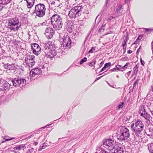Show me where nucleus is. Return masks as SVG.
<instances>
[{
	"label": "nucleus",
	"mask_w": 153,
	"mask_h": 153,
	"mask_svg": "<svg viewBox=\"0 0 153 153\" xmlns=\"http://www.w3.org/2000/svg\"><path fill=\"white\" fill-rule=\"evenodd\" d=\"M104 146L110 150V153H123L121 145L111 139H105L103 141Z\"/></svg>",
	"instance_id": "1"
},
{
	"label": "nucleus",
	"mask_w": 153,
	"mask_h": 153,
	"mask_svg": "<svg viewBox=\"0 0 153 153\" xmlns=\"http://www.w3.org/2000/svg\"><path fill=\"white\" fill-rule=\"evenodd\" d=\"M42 48H44L45 50H49V52H47V58L50 59L52 58L56 54V51L54 49L55 45L53 42L48 41L45 43H42L40 44Z\"/></svg>",
	"instance_id": "2"
},
{
	"label": "nucleus",
	"mask_w": 153,
	"mask_h": 153,
	"mask_svg": "<svg viewBox=\"0 0 153 153\" xmlns=\"http://www.w3.org/2000/svg\"><path fill=\"white\" fill-rule=\"evenodd\" d=\"M51 21V24L56 30H59L62 27L63 25L62 18L59 15H53Z\"/></svg>",
	"instance_id": "3"
},
{
	"label": "nucleus",
	"mask_w": 153,
	"mask_h": 153,
	"mask_svg": "<svg viewBox=\"0 0 153 153\" xmlns=\"http://www.w3.org/2000/svg\"><path fill=\"white\" fill-rule=\"evenodd\" d=\"M20 27L19 21L18 18H11L8 20L7 27L10 30L16 31L19 29Z\"/></svg>",
	"instance_id": "4"
},
{
	"label": "nucleus",
	"mask_w": 153,
	"mask_h": 153,
	"mask_svg": "<svg viewBox=\"0 0 153 153\" xmlns=\"http://www.w3.org/2000/svg\"><path fill=\"white\" fill-rule=\"evenodd\" d=\"M131 125V127L132 131L135 133L136 136H134V140L139 142L141 141L142 137L140 135V132L143 128V125Z\"/></svg>",
	"instance_id": "5"
},
{
	"label": "nucleus",
	"mask_w": 153,
	"mask_h": 153,
	"mask_svg": "<svg viewBox=\"0 0 153 153\" xmlns=\"http://www.w3.org/2000/svg\"><path fill=\"white\" fill-rule=\"evenodd\" d=\"M83 8L81 6L75 7L69 12L68 16L71 18H75L81 15Z\"/></svg>",
	"instance_id": "6"
},
{
	"label": "nucleus",
	"mask_w": 153,
	"mask_h": 153,
	"mask_svg": "<svg viewBox=\"0 0 153 153\" xmlns=\"http://www.w3.org/2000/svg\"><path fill=\"white\" fill-rule=\"evenodd\" d=\"M130 133L129 130L125 126L120 128V134L118 136V139L122 141L127 140L129 137Z\"/></svg>",
	"instance_id": "7"
},
{
	"label": "nucleus",
	"mask_w": 153,
	"mask_h": 153,
	"mask_svg": "<svg viewBox=\"0 0 153 153\" xmlns=\"http://www.w3.org/2000/svg\"><path fill=\"white\" fill-rule=\"evenodd\" d=\"M47 21H46L43 22V23H40L41 25L40 28H42V27L43 26H45V28H46L45 30V33L44 34L46 36V37L48 39H51L53 36V29L51 28L50 27H46V26L48 25L49 23H47Z\"/></svg>",
	"instance_id": "8"
},
{
	"label": "nucleus",
	"mask_w": 153,
	"mask_h": 153,
	"mask_svg": "<svg viewBox=\"0 0 153 153\" xmlns=\"http://www.w3.org/2000/svg\"><path fill=\"white\" fill-rule=\"evenodd\" d=\"M34 56L33 55H26L25 59L26 66L28 67H32L35 64V62L33 60Z\"/></svg>",
	"instance_id": "9"
},
{
	"label": "nucleus",
	"mask_w": 153,
	"mask_h": 153,
	"mask_svg": "<svg viewBox=\"0 0 153 153\" xmlns=\"http://www.w3.org/2000/svg\"><path fill=\"white\" fill-rule=\"evenodd\" d=\"M11 82L13 85L15 87H18L21 85L22 86H25L27 82L25 79L21 78H14Z\"/></svg>",
	"instance_id": "10"
},
{
	"label": "nucleus",
	"mask_w": 153,
	"mask_h": 153,
	"mask_svg": "<svg viewBox=\"0 0 153 153\" xmlns=\"http://www.w3.org/2000/svg\"><path fill=\"white\" fill-rule=\"evenodd\" d=\"M30 79H37L38 76V69L36 68L32 70L30 73Z\"/></svg>",
	"instance_id": "11"
},
{
	"label": "nucleus",
	"mask_w": 153,
	"mask_h": 153,
	"mask_svg": "<svg viewBox=\"0 0 153 153\" xmlns=\"http://www.w3.org/2000/svg\"><path fill=\"white\" fill-rule=\"evenodd\" d=\"M62 43L63 47H70L71 41L68 36H67L65 37H64L62 39Z\"/></svg>",
	"instance_id": "12"
},
{
	"label": "nucleus",
	"mask_w": 153,
	"mask_h": 153,
	"mask_svg": "<svg viewBox=\"0 0 153 153\" xmlns=\"http://www.w3.org/2000/svg\"><path fill=\"white\" fill-rule=\"evenodd\" d=\"M4 68L5 69L9 70H11L18 69L19 68V66L17 65H15L14 64H11L8 63L4 64L3 65Z\"/></svg>",
	"instance_id": "13"
},
{
	"label": "nucleus",
	"mask_w": 153,
	"mask_h": 153,
	"mask_svg": "<svg viewBox=\"0 0 153 153\" xmlns=\"http://www.w3.org/2000/svg\"><path fill=\"white\" fill-rule=\"evenodd\" d=\"M46 8L43 4L39 3V17H43L45 13Z\"/></svg>",
	"instance_id": "14"
},
{
	"label": "nucleus",
	"mask_w": 153,
	"mask_h": 153,
	"mask_svg": "<svg viewBox=\"0 0 153 153\" xmlns=\"http://www.w3.org/2000/svg\"><path fill=\"white\" fill-rule=\"evenodd\" d=\"M31 47L33 50V53L37 55H38V45L36 43H34L31 45Z\"/></svg>",
	"instance_id": "15"
},
{
	"label": "nucleus",
	"mask_w": 153,
	"mask_h": 153,
	"mask_svg": "<svg viewBox=\"0 0 153 153\" xmlns=\"http://www.w3.org/2000/svg\"><path fill=\"white\" fill-rule=\"evenodd\" d=\"M139 113L140 116L144 117L145 119L147 117V113L145 111L143 106H141L140 107Z\"/></svg>",
	"instance_id": "16"
},
{
	"label": "nucleus",
	"mask_w": 153,
	"mask_h": 153,
	"mask_svg": "<svg viewBox=\"0 0 153 153\" xmlns=\"http://www.w3.org/2000/svg\"><path fill=\"white\" fill-rule=\"evenodd\" d=\"M26 148V147L24 145H22L19 146H17L13 148L14 150H18L17 151H20L22 149L24 150Z\"/></svg>",
	"instance_id": "17"
},
{
	"label": "nucleus",
	"mask_w": 153,
	"mask_h": 153,
	"mask_svg": "<svg viewBox=\"0 0 153 153\" xmlns=\"http://www.w3.org/2000/svg\"><path fill=\"white\" fill-rule=\"evenodd\" d=\"M122 8V6L120 5H119L116 6L115 8V10L117 13H122L123 10Z\"/></svg>",
	"instance_id": "18"
},
{
	"label": "nucleus",
	"mask_w": 153,
	"mask_h": 153,
	"mask_svg": "<svg viewBox=\"0 0 153 153\" xmlns=\"http://www.w3.org/2000/svg\"><path fill=\"white\" fill-rule=\"evenodd\" d=\"M11 0H0V3L2 4L6 5L9 3Z\"/></svg>",
	"instance_id": "19"
},
{
	"label": "nucleus",
	"mask_w": 153,
	"mask_h": 153,
	"mask_svg": "<svg viewBox=\"0 0 153 153\" xmlns=\"http://www.w3.org/2000/svg\"><path fill=\"white\" fill-rule=\"evenodd\" d=\"M111 63L110 62H109L108 63H105L104 65V67H103L102 69L101 70V72H102L104 71L107 68L109 67L111 65Z\"/></svg>",
	"instance_id": "20"
},
{
	"label": "nucleus",
	"mask_w": 153,
	"mask_h": 153,
	"mask_svg": "<svg viewBox=\"0 0 153 153\" xmlns=\"http://www.w3.org/2000/svg\"><path fill=\"white\" fill-rule=\"evenodd\" d=\"M97 150L98 153H108V152L104 150L101 147L97 148Z\"/></svg>",
	"instance_id": "21"
},
{
	"label": "nucleus",
	"mask_w": 153,
	"mask_h": 153,
	"mask_svg": "<svg viewBox=\"0 0 153 153\" xmlns=\"http://www.w3.org/2000/svg\"><path fill=\"white\" fill-rule=\"evenodd\" d=\"M48 144L47 143H42L40 144V149H39V150H41L42 149H45L47 146Z\"/></svg>",
	"instance_id": "22"
},
{
	"label": "nucleus",
	"mask_w": 153,
	"mask_h": 153,
	"mask_svg": "<svg viewBox=\"0 0 153 153\" xmlns=\"http://www.w3.org/2000/svg\"><path fill=\"white\" fill-rule=\"evenodd\" d=\"M3 86L4 89L6 90L10 87V85L9 83L6 82L3 84Z\"/></svg>",
	"instance_id": "23"
},
{
	"label": "nucleus",
	"mask_w": 153,
	"mask_h": 153,
	"mask_svg": "<svg viewBox=\"0 0 153 153\" xmlns=\"http://www.w3.org/2000/svg\"><path fill=\"white\" fill-rule=\"evenodd\" d=\"M148 149L150 152L153 153V143H151L148 147Z\"/></svg>",
	"instance_id": "24"
},
{
	"label": "nucleus",
	"mask_w": 153,
	"mask_h": 153,
	"mask_svg": "<svg viewBox=\"0 0 153 153\" xmlns=\"http://www.w3.org/2000/svg\"><path fill=\"white\" fill-rule=\"evenodd\" d=\"M27 7L28 8H31L32 6L34 4V1H31V2L27 3Z\"/></svg>",
	"instance_id": "25"
},
{
	"label": "nucleus",
	"mask_w": 153,
	"mask_h": 153,
	"mask_svg": "<svg viewBox=\"0 0 153 153\" xmlns=\"http://www.w3.org/2000/svg\"><path fill=\"white\" fill-rule=\"evenodd\" d=\"M138 67L137 65L133 69V72L134 74H136L137 72L138 71Z\"/></svg>",
	"instance_id": "26"
},
{
	"label": "nucleus",
	"mask_w": 153,
	"mask_h": 153,
	"mask_svg": "<svg viewBox=\"0 0 153 153\" xmlns=\"http://www.w3.org/2000/svg\"><path fill=\"white\" fill-rule=\"evenodd\" d=\"M105 29L104 26H102L98 30V32L100 33L103 32Z\"/></svg>",
	"instance_id": "27"
},
{
	"label": "nucleus",
	"mask_w": 153,
	"mask_h": 153,
	"mask_svg": "<svg viewBox=\"0 0 153 153\" xmlns=\"http://www.w3.org/2000/svg\"><path fill=\"white\" fill-rule=\"evenodd\" d=\"M129 63L128 62L126 63V64L123 67H122V71H124V69H127Z\"/></svg>",
	"instance_id": "28"
},
{
	"label": "nucleus",
	"mask_w": 153,
	"mask_h": 153,
	"mask_svg": "<svg viewBox=\"0 0 153 153\" xmlns=\"http://www.w3.org/2000/svg\"><path fill=\"white\" fill-rule=\"evenodd\" d=\"M125 39L126 40H128L129 39V36H128V32H126L125 35Z\"/></svg>",
	"instance_id": "29"
},
{
	"label": "nucleus",
	"mask_w": 153,
	"mask_h": 153,
	"mask_svg": "<svg viewBox=\"0 0 153 153\" xmlns=\"http://www.w3.org/2000/svg\"><path fill=\"white\" fill-rule=\"evenodd\" d=\"M87 60V58L86 57L84 58L80 62V64L81 65L82 64L83 62H86Z\"/></svg>",
	"instance_id": "30"
},
{
	"label": "nucleus",
	"mask_w": 153,
	"mask_h": 153,
	"mask_svg": "<svg viewBox=\"0 0 153 153\" xmlns=\"http://www.w3.org/2000/svg\"><path fill=\"white\" fill-rule=\"evenodd\" d=\"M44 66L43 65H42V66H40L39 67V74H41V75L42 74V71L40 69H41V68H42V69H43L44 68Z\"/></svg>",
	"instance_id": "31"
},
{
	"label": "nucleus",
	"mask_w": 153,
	"mask_h": 153,
	"mask_svg": "<svg viewBox=\"0 0 153 153\" xmlns=\"http://www.w3.org/2000/svg\"><path fill=\"white\" fill-rule=\"evenodd\" d=\"M34 150V149L33 148H30L28 149L26 153H32Z\"/></svg>",
	"instance_id": "32"
},
{
	"label": "nucleus",
	"mask_w": 153,
	"mask_h": 153,
	"mask_svg": "<svg viewBox=\"0 0 153 153\" xmlns=\"http://www.w3.org/2000/svg\"><path fill=\"white\" fill-rule=\"evenodd\" d=\"M95 50V48L94 47H92L89 51V53H93L94 51Z\"/></svg>",
	"instance_id": "33"
},
{
	"label": "nucleus",
	"mask_w": 153,
	"mask_h": 153,
	"mask_svg": "<svg viewBox=\"0 0 153 153\" xmlns=\"http://www.w3.org/2000/svg\"><path fill=\"white\" fill-rule=\"evenodd\" d=\"M116 68L117 70H118V71H122V67L120 68L118 66H117V65L116 66Z\"/></svg>",
	"instance_id": "34"
},
{
	"label": "nucleus",
	"mask_w": 153,
	"mask_h": 153,
	"mask_svg": "<svg viewBox=\"0 0 153 153\" xmlns=\"http://www.w3.org/2000/svg\"><path fill=\"white\" fill-rule=\"evenodd\" d=\"M128 41V40H126V39H124L123 42L122 43V45H123L124 46V45H126V43Z\"/></svg>",
	"instance_id": "35"
},
{
	"label": "nucleus",
	"mask_w": 153,
	"mask_h": 153,
	"mask_svg": "<svg viewBox=\"0 0 153 153\" xmlns=\"http://www.w3.org/2000/svg\"><path fill=\"white\" fill-rule=\"evenodd\" d=\"M124 104V103L122 102L121 104H119V105L118 108L119 109L122 108L123 107V105Z\"/></svg>",
	"instance_id": "36"
},
{
	"label": "nucleus",
	"mask_w": 153,
	"mask_h": 153,
	"mask_svg": "<svg viewBox=\"0 0 153 153\" xmlns=\"http://www.w3.org/2000/svg\"><path fill=\"white\" fill-rule=\"evenodd\" d=\"M136 124H142V122L140 120H138L137 121L136 123Z\"/></svg>",
	"instance_id": "37"
},
{
	"label": "nucleus",
	"mask_w": 153,
	"mask_h": 153,
	"mask_svg": "<svg viewBox=\"0 0 153 153\" xmlns=\"http://www.w3.org/2000/svg\"><path fill=\"white\" fill-rule=\"evenodd\" d=\"M123 48L124 50V52H125L126 49V45H124V46L123 45H122Z\"/></svg>",
	"instance_id": "38"
},
{
	"label": "nucleus",
	"mask_w": 153,
	"mask_h": 153,
	"mask_svg": "<svg viewBox=\"0 0 153 153\" xmlns=\"http://www.w3.org/2000/svg\"><path fill=\"white\" fill-rule=\"evenodd\" d=\"M95 63V62H91L90 63L89 65V66H92Z\"/></svg>",
	"instance_id": "39"
},
{
	"label": "nucleus",
	"mask_w": 153,
	"mask_h": 153,
	"mask_svg": "<svg viewBox=\"0 0 153 153\" xmlns=\"http://www.w3.org/2000/svg\"><path fill=\"white\" fill-rule=\"evenodd\" d=\"M3 7L4 6H3V5L1 3H0V11L2 10Z\"/></svg>",
	"instance_id": "40"
},
{
	"label": "nucleus",
	"mask_w": 153,
	"mask_h": 153,
	"mask_svg": "<svg viewBox=\"0 0 153 153\" xmlns=\"http://www.w3.org/2000/svg\"><path fill=\"white\" fill-rule=\"evenodd\" d=\"M50 125H47V126H45V127H42L40 128L39 129V131H41V130L42 129H43V128H48V126Z\"/></svg>",
	"instance_id": "41"
},
{
	"label": "nucleus",
	"mask_w": 153,
	"mask_h": 153,
	"mask_svg": "<svg viewBox=\"0 0 153 153\" xmlns=\"http://www.w3.org/2000/svg\"><path fill=\"white\" fill-rule=\"evenodd\" d=\"M14 139V138H12V137H10L9 139L6 138V139H5V141H7L10 140H12V139Z\"/></svg>",
	"instance_id": "42"
},
{
	"label": "nucleus",
	"mask_w": 153,
	"mask_h": 153,
	"mask_svg": "<svg viewBox=\"0 0 153 153\" xmlns=\"http://www.w3.org/2000/svg\"><path fill=\"white\" fill-rule=\"evenodd\" d=\"M68 30H69V32H72L73 31V29L71 28H68Z\"/></svg>",
	"instance_id": "43"
},
{
	"label": "nucleus",
	"mask_w": 153,
	"mask_h": 153,
	"mask_svg": "<svg viewBox=\"0 0 153 153\" xmlns=\"http://www.w3.org/2000/svg\"><path fill=\"white\" fill-rule=\"evenodd\" d=\"M151 47H152V49L153 54V41L151 43Z\"/></svg>",
	"instance_id": "44"
},
{
	"label": "nucleus",
	"mask_w": 153,
	"mask_h": 153,
	"mask_svg": "<svg viewBox=\"0 0 153 153\" xmlns=\"http://www.w3.org/2000/svg\"><path fill=\"white\" fill-rule=\"evenodd\" d=\"M111 72L114 71H117L116 68H114L113 69L111 70Z\"/></svg>",
	"instance_id": "45"
},
{
	"label": "nucleus",
	"mask_w": 153,
	"mask_h": 153,
	"mask_svg": "<svg viewBox=\"0 0 153 153\" xmlns=\"http://www.w3.org/2000/svg\"><path fill=\"white\" fill-rule=\"evenodd\" d=\"M103 76H100V77H98L95 80V82L96 81H97L98 80H99V79H100Z\"/></svg>",
	"instance_id": "46"
},
{
	"label": "nucleus",
	"mask_w": 153,
	"mask_h": 153,
	"mask_svg": "<svg viewBox=\"0 0 153 153\" xmlns=\"http://www.w3.org/2000/svg\"><path fill=\"white\" fill-rule=\"evenodd\" d=\"M145 30V31L146 32H148L150 30V29L149 28H143Z\"/></svg>",
	"instance_id": "47"
},
{
	"label": "nucleus",
	"mask_w": 153,
	"mask_h": 153,
	"mask_svg": "<svg viewBox=\"0 0 153 153\" xmlns=\"http://www.w3.org/2000/svg\"><path fill=\"white\" fill-rule=\"evenodd\" d=\"M132 51L130 50H128V51H127V53H132Z\"/></svg>",
	"instance_id": "48"
},
{
	"label": "nucleus",
	"mask_w": 153,
	"mask_h": 153,
	"mask_svg": "<svg viewBox=\"0 0 153 153\" xmlns=\"http://www.w3.org/2000/svg\"><path fill=\"white\" fill-rule=\"evenodd\" d=\"M55 2L54 1H52L51 2V6H52V5H54V4H55Z\"/></svg>",
	"instance_id": "49"
},
{
	"label": "nucleus",
	"mask_w": 153,
	"mask_h": 153,
	"mask_svg": "<svg viewBox=\"0 0 153 153\" xmlns=\"http://www.w3.org/2000/svg\"><path fill=\"white\" fill-rule=\"evenodd\" d=\"M150 112H151L153 116V109L152 110H150Z\"/></svg>",
	"instance_id": "50"
},
{
	"label": "nucleus",
	"mask_w": 153,
	"mask_h": 153,
	"mask_svg": "<svg viewBox=\"0 0 153 153\" xmlns=\"http://www.w3.org/2000/svg\"><path fill=\"white\" fill-rule=\"evenodd\" d=\"M138 39H137L136 41L134 42V44H137V42H138Z\"/></svg>",
	"instance_id": "51"
},
{
	"label": "nucleus",
	"mask_w": 153,
	"mask_h": 153,
	"mask_svg": "<svg viewBox=\"0 0 153 153\" xmlns=\"http://www.w3.org/2000/svg\"><path fill=\"white\" fill-rule=\"evenodd\" d=\"M131 71H129L127 74H128V76H129V74H131Z\"/></svg>",
	"instance_id": "52"
},
{
	"label": "nucleus",
	"mask_w": 153,
	"mask_h": 153,
	"mask_svg": "<svg viewBox=\"0 0 153 153\" xmlns=\"http://www.w3.org/2000/svg\"><path fill=\"white\" fill-rule=\"evenodd\" d=\"M140 61L141 62V64L143 65L144 64H143V61L142 59H141L140 60Z\"/></svg>",
	"instance_id": "53"
},
{
	"label": "nucleus",
	"mask_w": 153,
	"mask_h": 153,
	"mask_svg": "<svg viewBox=\"0 0 153 153\" xmlns=\"http://www.w3.org/2000/svg\"><path fill=\"white\" fill-rule=\"evenodd\" d=\"M41 56H42V59L43 58H44V55H42Z\"/></svg>",
	"instance_id": "54"
},
{
	"label": "nucleus",
	"mask_w": 153,
	"mask_h": 153,
	"mask_svg": "<svg viewBox=\"0 0 153 153\" xmlns=\"http://www.w3.org/2000/svg\"><path fill=\"white\" fill-rule=\"evenodd\" d=\"M141 38V36H139L137 38V39H138V40H139L140 38Z\"/></svg>",
	"instance_id": "55"
},
{
	"label": "nucleus",
	"mask_w": 153,
	"mask_h": 153,
	"mask_svg": "<svg viewBox=\"0 0 153 153\" xmlns=\"http://www.w3.org/2000/svg\"><path fill=\"white\" fill-rule=\"evenodd\" d=\"M36 8H38V4H37L35 8L36 9Z\"/></svg>",
	"instance_id": "56"
},
{
	"label": "nucleus",
	"mask_w": 153,
	"mask_h": 153,
	"mask_svg": "<svg viewBox=\"0 0 153 153\" xmlns=\"http://www.w3.org/2000/svg\"><path fill=\"white\" fill-rule=\"evenodd\" d=\"M139 50L137 49L136 52V53L137 54L139 52Z\"/></svg>",
	"instance_id": "57"
},
{
	"label": "nucleus",
	"mask_w": 153,
	"mask_h": 153,
	"mask_svg": "<svg viewBox=\"0 0 153 153\" xmlns=\"http://www.w3.org/2000/svg\"><path fill=\"white\" fill-rule=\"evenodd\" d=\"M125 3H126L128 1V0H125Z\"/></svg>",
	"instance_id": "58"
},
{
	"label": "nucleus",
	"mask_w": 153,
	"mask_h": 153,
	"mask_svg": "<svg viewBox=\"0 0 153 153\" xmlns=\"http://www.w3.org/2000/svg\"><path fill=\"white\" fill-rule=\"evenodd\" d=\"M117 66H118L119 67H122V65H117Z\"/></svg>",
	"instance_id": "59"
},
{
	"label": "nucleus",
	"mask_w": 153,
	"mask_h": 153,
	"mask_svg": "<svg viewBox=\"0 0 153 153\" xmlns=\"http://www.w3.org/2000/svg\"><path fill=\"white\" fill-rule=\"evenodd\" d=\"M141 49V46H140V47L138 49L139 50L140 49Z\"/></svg>",
	"instance_id": "60"
},
{
	"label": "nucleus",
	"mask_w": 153,
	"mask_h": 153,
	"mask_svg": "<svg viewBox=\"0 0 153 153\" xmlns=\"http://www.w3.org/2000/svg\"><path fill=\"white\" fill-rule=\"evenodd\" d=\"M36 16H38V13L36 12Z\"/></svg>",
	"instance_id": "61"
},
{
	"label": "nucleus",
	"mask_w": 153,
	"mask_h": 153,
	"mask_svg": "<svg viewBox=\"0 0 153 153\" xmlns=\"http://www.w3.org/2000/svg\"><path fill=\"white\" fill-rule=\"evenodd\" d=\"M113 17H112V16H111L110 17V19H112Z\"/></svg>",
	"instance_id": "62"
},
{
	"label": "nucleus",
	"mask_w": 153,
	"mask_h": 153,
	"mask_svg": "<svg viewBox=\"0 0 153 153\" xmlns=\"http://www.w3.org/2000/svg\"><path fill=\"white\" fill-rule=\"evenodd\" d=\"M136 84H137V82H135L134 83V84L135 85Z\"/></svg>",
	"instance_id": "63"
},
{
	"label": "nucleus",
	"mask_w": 153,
	"mask_h": 153,
	"mask_svg": "<svg viewBox=\"0 0 153 153\" xmlns=\"http://www.w3.org/2000/svg\"><path fill=\"white\" fill-rule=\"evenodd\" d=\"M108 1V0H107L106 1V4H107V2Z\"/></svg>",
	"instance_id": "64"
}]
</instances>
